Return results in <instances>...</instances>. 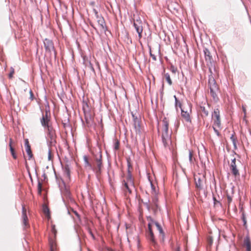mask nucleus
Wrapping results in <instances>:
<instances>
[{
	"label": "nucleus",
	"instance_id": "f257e3e1",
	"mask_svg": "<svg viewBox=\"0 0 251 251\" xmlns=\"http://www.w3.org/2000/svg\"><path fill=\"white\" fill-rule=\"evenodd\" d=\"M40 123L45 130L48 146L50 147L54 146L56 143V131L50 120V111L46 110L45 113H42Z\"/></svg>",
	"mask_w": 251,
	"mask_h": 251
},
{
	"label": "nucleus",
	"instance_id": "f03ea898",
	"mask_svg": "<svg viewBox=\"0 0 251 251\" xmlns=\"http://www.w3.org/2000/svg\"><path fill=\"white\" fill-rule=\"evenodd\" d=\"M163 131L162 133V141L165 148L169 147L172 143L171 133H169V121L166 118H164L162 121Z\"/></svg>",
	"mask_w": 251,
	"mask_h": 251
},
{
	"label": "nucleus",
	"instance_id": "7ed1b4c3",
	"mask_svg": "<svg viewBox=\"0 0 251 251\" xmlns=\"http://www.w3.org/2000/svg\"><path fill=\"white\" fill-rule=\"evenodd\" d=\"M208 86L210 90V95L215 101L219 100L217 93L219 91V88L216 84L215 79L213 78L209 79Z\"/></svg>",
	"mask_w": 251,
	"mask_h": 251
},
{
	"label": "nucleus",
	"instance_id": "20e7f679",
	"mask_svg": "<svg viewBox=\"0 0 251 251\" xmlns=\"http://www.w3.org/2000/svg\"><path fill=\"white\" fill-rule=\"evenodd\" d=\"M44 45L46 53H48L50 56L53 54L54 58H55L56 56V52L52 41L49 39L46 38L44 40Z\"/></svg>",
	"mask_w": 251,
	"mask_h": 251
},
{
	"label": "nucleus",
	"instance_id": "39448f33",
	"mask_svg": "<svg viewBox=\"0 0 251 251\" xmlns=\"http://www.w3.org/2000/svg\"><path fill=\"white\" fill-rule=\"evenodd\" d=\"M133 26L138 34L139 39H140L142 37L143 22L141 18L138 16H134V18L133 19Z\"/></svg>",
	"mask_w": 251,
	"mask_h": 251
},
{
	"label": "nucleus",
	"instance_id": "423d86ee",
	"mask_svg": "<svg viewBox=\"0 0 251 251\" xmlns=\"http://www.w3.org/2000/svg\"><path fill=\"white\" fill-rule=\"evenodd\" d=\"M128 170L127 175L126 177V182L129 183L131 186L134 187V180L132 176L131 172L130 171V168L132 169V166L130 163V159L129 158H126Z\"/></svg>",
	"mask_w": 251,
	"mask_h": 251
},
{
	"label": "nucleus",
	"instance_id": "0eeeda50",
	"mask_svg": "<svg viewBox=\"0 0 251 251\" xmlns=\"http://www.w3.org/2000/svg\"><path fill=\"white\" fill-rule=\"evenodd\" d=\"M209 106L208 103H204L203 105H200L198 111L201 116L202 118H206L208 116Z\"/></svg>",
	"mask_w": 251,
	"mask_h": 251
},
{
	"label": "nucleus",
	"instance_id": "6e6552de",
	"mask_svg": "<svg viewBox=\"0 0 251 251\" xmlns=\"http://www.w3.org/2000/svg\"><path fill=\"white\" fill-rule=\"evenodd\" d=\"M85 106L87 107L88 109H87L84 106H83V110L84 114V118L86 124L88 126H91L93 123L92 117L89 112L88 105L87 103L85 104Z\"/></svg>",
	"mask_w": 251,
	"mask_h": 251
},
{
	"label": "nucleus",
	"instance_id": "1a4fd4ad",
	"mask_svg": "<svg viewBox=\"0 0 251 251\" xmlns=\"http://www.w3.org/2000/svg\"><path fill=\"white\" fill-rule=\"evenodd\" d=\"M96 167L94 168L95 170L94 171L95 172L96 175L97 176L100 175L101 172V167L102 166V155L101 153L99 156V157H96Z\"/></svg>",
	"mask_w": 251,
	"mask_h": 251
},
{
	"label": "nucleus",
	"instance_id": "9d476101",
	"mask_svg": "<svg viewBox=\"0 0 251 251\" xmlns=\"http://www.w3.org/2000/svg\"><path fill=\"white\" fill-rule=\"evenodd\" d=\"M212 117L214 118V126L218 127L221 126V120L220 115V110L218 108L214 109L212 114Z\"/></svg>",
	"mask_w": 251,
	"mask_h": 251
},
{
	"label": "nucleus",
	"instance_id": "9b49d317",
	"mask_svg": "<svg viewBox=\"0 0 251 251\" xmlns=\"http://www.w3.org/2000/svg\"><path fill=\"white\" fill-rule=\"evenodd\" d=\"M229 167L232 175L235 177L240 176L239 170L237 168L236 160L235 158H234L231 160Z\"/></svg>",
	"mask_w": 251,
	"mask_h": 251
},
{
	"label": "nucleus",
	"instance_id": "f8f14e48",
	"mask_svg": "<svg viewBox=\"0 0 251 251\" xmlns=\"http://www.w3.org/2000/svg\"><path fill=\"white\" fill-rule=\"evenodd\" d=\"M97 19L100 31L101 32H105L107 30V28L106 26V24L104 18L100 16L99 18H97Z\"/></svg>",
	"mask_w": 251,
	"mask_h": 251
},
{
	"label": "nucleus",
	"instance_id": "ddd939ff",
	"mask_svg": "<svg viewBox=\"0 0 251 251\" xmlns=\"http://www.w3.org/2000/svg\"><path fill=\"white\" fill-rule=\"evenodd\" d=\"M132 116L133 120V125L136 133L137 134H141L142 131L139 120L137 118V117L135 116L133 113H132Z\"/></svg>",
	"mask_w": 251,
	"mask_h": 251
},
{
	"label": "nucleus",
	"instance_id": "4468645a",
	"mask_svg": "<svg viewBox=\"0 0 251 251\" xmlns=\"http://www.w3.org/2000/svg\"><path fill=\"white\" fill-rule=\"evenodd\" d=\"M22 217L24 227V228H26L29 226V224L28 223V218L26 215V210L24 204L22 205Z\"/></svg>",
	"mask_w": 251,
	"mask_h": 251
},
{
	"label": "nucleus",
	"instance_id": "2eb2a0df",
	"mask_svg": "<svg viewBox=\"0 0 251 251\" xmlns=\"http://www.w3.org/2000/svg\"><path fill=\"white\" fill-rule=\"evenodd\" d=\"M243 246L246 248V251H251V242L249 236L244 239Z\"/></svg>",
	"mask_w": 251,
	"mask_h": 251
},
{
	"label": "nucleus",
	"instance_id": "dca6fc26",
	"mask_svg": "<svg viewBox=\"0 0 251 251\" xmlns=\"http://www.w3.org/2000/svg\"><path fill=\"white\" fill-rule=\"evenodd\" d=\"M148 219L150 220L151 222H152V224H153L155 225V226L157 227V230L159 231L160 235L161 236H162V239H163V238L165 236V233L163 231V230L161 225L157 222L153 221L150 217L148 218Z\"/></svg>",
	"mask_w": 251,
	"mask_h": 251
},
{
	"label": "nucleus",
	"instance_id": "f3484780",
	"mask_svg": "<svg viewBox=\"0 0 251 251\" xmlns=\"http://www.w3.org/2000/svg\"><path fill=\"white\" fill-rule=\"evenodd\" d=\"M122 184L124 186L123 190L124 191L125 193L126 194L127 193H128V194H131V188H134V187L131 186L129 183L126 182L125 180H123Z\"/></svg>",
	"mask_w": 251,
	"mask_h": 251
},
{
	"label": "nucleus",
	"instance_id": "a211bd4d",
	"mask_svg": "<svg viewBox=\"0 0 251 251\" xmlns=\"http://www.w3.org/2000/svg\"><path fill=\"white\" fill-rule=\"evenodd\" d=\"M203 52L204 54V57L206 61L208 63H209L210 64H212V57L211 55V53L209 50L206 49L204 48L203 50Z\"/></svg>",
	"mask_w": 251,
	"mask_h": 251
},
{
	"label": "nucleus",
	"instance_id": "6ab92c4d",
	"mask_svg": "<svg viewBox=\"0 0 251 251\" xmlns=\"http://www.w3.org/2000/svg\"><path fill=\"white\" fill-rule=\"evenodd\" d=\"M181 115L182 117L187 122H191V118L189 112L187 111H185L184 108L181 109Z\"/></svg>",
	"mask_w": 251,
	"mask_h": 251
},
{
	"label": "nucleus",
	"instance_id": "aec40b11",
	"mask_svg": "<svg viewBox=\"0 0 251 251\" xmlns=\"http://www.w3.org/2000/svg\"><path fill=\"white\" fill-rule=\"evenodd\" d=\"M25 150L27 152V154L28 155L29 159H30L32 157V151L31 150L30 146L29 145L28 140L27 139H25Z\"/></svg>",
	"mask_w": 251,
	"mask_h": 251
},
{
	"label": "nucleus",
	"instance_id": "412c9836",
	"mask_svg": "<svg viewBox=\"0 0 251 251\" xmlns=\"http://www.w3.org/2000/svg\"><path fill=\"white\" fill-rule=\"evenodd\" d=\"M83 159H84V164H85V167H89V169H91V170H93V171L95 170L94 169V168L92 166V165L89 163V161H88V157L86 156H83Z\"/></svg>",
	"mask_w": 251,
	"mask_h": 251
},
{
	"label": "nucleus",
	"instance_id": "4be33fe9",
	"mask_svg": "<svg viewBox=\"0 0 251 251\" xmlns=\"http://www.w3.org/2000/svg\"><path fill=\"white\" fill-rule=\"evenodd\" d=\"M174 97L175 100V108L176 110L177 111L178 108H180L181 110L183 109V108L182 107L181 102L177 99L176 96L175 95Z\"/></svg>",
	"mask_w": 251,
	"mask_h": 251
},
{
	"label": "nucleus",
	"instance_id": "5701e85b",
	"mask_svg": "<svg viewBox=\"0 0 251 251\" xmlns=\"http://www.w3.org/2000/svg\"><path fill=\"white\" fill-rule=\"evenodd\" d=\"M147 237L151 242L152 243H155V239L152 230L147 231Z\"/></svg>",
	"mask_w": 251,
	"mask_h": 251
},
{
	"label": "nucleus",
	"instance_id": "b1692460",
	"mask_svg": "<svg viewBox=\"0 0 251 251\" xmlns=\"http://www.w3.org/2000/svg\"><path fill=\"white\" fill-rule=\"evenodd\" d=\"M63 171L66 176L69 177L70 176V167L68 165H66L64 166L63 167Z\"/></svg>",
	"mask_w": 251,
	"mask_h": 251
},
{
	"label": "nucleus",
	"instance_id": "393cba45",
	"mask_svg": "<svg viewBox=\"0 0 251 251\" xmlns=\"http://www.w3.org/2000/svg\"><path fill=\"white\" fill-rule=\"evenodd\" d=\"M120 147V142L119 141L115 138L114 140L113 148L115 151H117L119 149Z\"/></svg>",
	"mask_w": 251,
	"mask_h": 251
},
{
	"label": "nucleus",
	"instance_id": "a878e982",
	"mask_svg": "<svg viewBox=\"0 0 251 251\" xmlns=\"http://www.w3.org/2000/svg\"><path fill=\"white\" fill-rule=\"evenodd\" d=\"M230 139L232 142V144L234 146V149H237V146H236V143H237V139L235 137L234 134H232L231 136H230Z\"/></svg>",
	"mask_w": 251,
	"mask_h": 251
},
{
	"label": "nucleus",
	"instance_id": "bb28decb",
	"mask_svg": "<svg viewBox=\"0 0 251 251\" xmlns=\"http://www.w3.org/2000/svg\"><path fill=\"white\" fill-rule=\"evenodd\" d=\"M43 212L46 215V216L48 217V218H50V210L49 208L47 206H43Z\"/></svg>",
	"mask_w": 251,
	"mask_h": 251
},
{
	"label": "nucleus",
	"instance_id": "cd10ccee",
	"mask_svg": "<svg viewBox=\"0 0 251 251\" xmlns=\"http://www.w3.org/2000/svg\"><path fill=\"white\" fill-rule=\"evenodd\" d=\"M165 77L169 85H171L172 84V81L171 79L170 75L168 73H166L165 74Z\"/></svg>",
	"mask_w": 251,
	"mask_h": 251
},
{
	"label": "nucleus",
	"instance_id": "c85d7f7f",
	"mask_svg": "<svg viewBox=\"0 0 251 251\" xmlns=\"http://www.w3.org/2000/svg\"><path fill=\"white\" fill-rule=\"evenodd\" d=\"M241 219L243 222V225L244 226H246L247 225V220L245 216V214L244 212H242Z\"/></svg>",
	"mask_w": 251,
	"mask_h": 251
},
{
	"label": "nucleus",
	"instance_id": "c756f323",
	"mask_svg": "<svg viewBox=\"0 0 251 251\" xmlns=\"http://www.w3.org/2000/svg\"><path fill=\"white\" fill-rule=\"evenodd\" d=\"M226 197H227V204L229 206V204H230V203L231 202V201H232V196H231V195H229L228 194H227Z\"/></svg>",
	"mask_w": 251,
	"mask_h": 251
},
{
	"label": "nucleus",
	"instance_id": "7c9ffc66",
	"mask_svg": "<svg viewBox=\"0 0 251 251\" xmlns=\"http://www.w3.org/2000/svg\"><path fill=\"white\" fill-rule=\"evenodd\" d=\"M189 162L191 164H192L194 163L193 159V153H192V151H189Z\"/></svg>",
	"mask_w": 251,
	"mask_h": 251
},
{
	"label": "nucleus",
	"instance_id": "2f4dec72",
	"mask_svg": "<svg viewBox=\"0 0 251 251\" xmlns=\"http://www.w3.org/2000/svg\"><path fill=\"white\" fill-rule=\"evenodd\" d=\"M10 151L13 158L16 159L17 155L15 152L14 149L12 147H11V148H10Z\"/></svg>",
	"mask_w": 251,
	"mask_h": 251
},
{
	"label": "nucleus",
	"instance_id": "473e14b6",
	"mask_svg": "<svg viewBox=\"0 0 251 251\" xmlns=\"http://www.w3.org/2000/svg\"><path fill=\"white\" fill-rule=\"evenodd\" d=\"M170 71L173 73V74H176V72H177V68H176V67H175L173 65H171V67H170Z\"/></svg>",
	"mask_w": 251,
	"mask_h": 251
},
{
	"label": "nucleus",
	"instance_id": "72a5a7b5",
	"mask_svg": "<svg viewBox=\"0 0 251 251\" xmlns=\"http://www.w3.org/2000/svg\"><path fill=\"white\" fill-rule=\"evenodd\" d=\"M42 183L39 181L38 183V193L41 194L42 191Z\"/></svg>",
	"mask_w": 251,
	"mask_h": 251
},
{
	"label": "nucleus",
	"instance_id": "f704fd0d",
	"mask_svg": "<svg viewBox=\"0 0 251 251\" xmlns=\"http://www.w3.org/2000/svg\"><path fill=\"white\" fill-rule=\"evenodd\" d=\"M196 185L198 188H201V180L199 178L198 180H196Z\"/></svg>",
	"mask_w": 251,
	"mask_h": 251
},
{
	"label": "nucleus",
	"instance_id": "c9c22d12",
	"mask_svg": "<svg viewBox=\"0 0 251 251\" xmlns=\"http://www.w3.org/2000/svg\"><path fill=\"white\" fill-rule=\"evenodd\" d=\"M93 11L94 13L95 16L96 18H99L101 16L99 14L98 11L95 8L93 9Z\"/></svg>",
	"mask_w": 251,
	"mask_h": 251
},
{
	"label": "nucleus",
	"instance_id": "e433bc0d",
	"mask_svg": "<svg viewBox=\"0 0 251 251\" xmlns=\"http://www.w3.org/2000/svg\"><path fill=\"white\" fill-rule=\"evenodd\" d=\"M150 55L151 57L152 58V59L154 61H156V56H155L154 54H153L151 53V48L150 49Z\"/></svg>",
	"mask_w": 251,
	"mask_h": 251
},
{
	"label": "nucleus",
	"instance_id": "4c0bfd02",
	"mask_svg": "<svg viewBox=\"0 0 251 251\" xmlns=\"http://www.w3.org/2000/svg\"><path fill=\"white\" fill-rule=\"evenodd\" d=\"M215 126H214L213 125V130L215 132V133L216 134V135L218 136H220L221 134L219 132V131H218V130L217 129H216V128L215 127Z\"/></svg>",
	"mask_w": 251,
	"mask_h": 251
},
{
	"label": "nucleus",
	"instance_id": "58836bf2",
	"mask_svg": "<svg viewBox=\"0 0 251 251\" xmlns=\"http://www.w3.org/2000/svg\"><path fill=\"white\" fill-rule=\"evenodd\" d=\"M48 159L49 160H51L52 159L51 151L50 149H49L48 151Z\"/></svg>",
	"mask_w": 251,
	"mask_h": 251
},
{
	"label": "nucleus",
	"instance_id": "ea45409f",
	"mask_svg": "<svg viewBox=\"0 0 251 251\" xmlns=\"http://www.w3.org/2000/svg\"><path fill=\"white\" fill-rule=\"evenodd\" d=\"M14 73V69L12 68H11V70L10 72V73L9 74V77L10 78H12L13 77V75Z\"/></svg>",
	"mask_w": 251,
	"mask_h": 251
},
{
	"label": "nucleus",
	"instance_id": "a19ab883",
	"mask_svg": "<svg viewBox=\"0 0 251 251\" xmlns=\"http://www.w3.org/2000/svg\"><path fill=\"white\" fill-rule=\"evenodd\" d=\"M149 200L148 201L144 202V205L146 206L147 208L149 210L150 209V206L149 204Z\"/></svg>",
	"mask_w": 251,
	"mask_h": 251
},
{
	"label": "nucleus",
	"instance_id": "79ce46f5",
	"mask_svg": "<svg viewBox=\"0 0 251 251\" xmlns=\"http://www.w3.org/2000/svg\"><path fill=\"white\" fill-rule=\"evenodd\" d=\"M88 229L89 233L91 235V236L93 238V239H95V236H94V234L93 233V232H92V230H91V229L88 228Z\"/></svg>",
	"mask_w": 251,
	"mask_h": 251
},
{
	"label": "nucleus",
	"instance_id": "37998d69",
	"mask_svg": "<svg viewBox=\"0 0 251 251\" xmlns=\"http://www.w3.org/2000/svg\"><path fill=\"white\" fill-rule=\"evenodd\" d=\"M29 94H30V99L31 100H32L34 99V95H33L32 91L31 90L29 91Z\"/></svg>",
	"mask_w": 251,
	"mask_h": 251
},
{
	"label": "nucleus",
	"instance_id": "c03bdc74",
	"mask_svg": "<svg viewBox=\"0 0 251 251\" xmlns=\"http://www.w3.org/2000/svg\"><path fill=\"white\" fill-rule=\"evenodd\" d=\"M151 223H149L148 225V230L147 231H152V229H151Z\"/></svg>",
	"mask_w": 251,
	"mask_h": 251
},
{
	"label": "nucleus",
	"instance_id": "a18cd8bd",
	"mask_svg": "<svg viewBox=\"0 0 251 251\" xmlns=\"http://www.w3.org/2000/svg\"><path fill=\"white\" fill-rule=\"evenodd\" d=\"M51 230H52V232L55 234H56V230L55 229V226L54 225H52L51 226Z\"/></svg>",
	"mask_w": 251,
	"mask_h": 251
},
{
	"label": "nucleus",
	"instance_id": "49530a36",
	"mask_svg": "<svg viewBox=\"0 0 251 251\" xmlns=\"http://www.w3.org/2000/svg\"><path fill=\"white\" fill-rule=\"evenodd\" d=\"M156 201H157V199L156 198H154L153 200V202L154 203V204L155 206H157V203H156Z\"/></svg>",
	"mask_w": 251,
	"mask_h": 251
},
{
	"label": "nucleus",
	"instance_id": "de8ad7c7",
	"mask_svg": "<svg viewBox=\"0 0 251 251\" xmlns=\"http://www.w3.org/2000/svg\"><path fill=\"white\" fill-rule=\"evenodd\" d=\"M213 201L214 204H216L217 203H219V201L216 200V198L215 197H213Z\"/></svg>",
	"mask_w": 251,
	"mask_h": 251
},
{
	"label": "nucleus",
	"instance_id": "09e8293b",
	"mask_svg": "<svg viewBox=\"0 0 251 251\" xmlns=\"http://www.w3.org/2000/svg\"><path fill=\"white\" fill-rule=\"evenodd\" d=\"M176 251H180V247L179 246H177V247L176 248ZM184 251H186V249H185Z\"/></svg>",
	"mask_w": 251,
	"mask_h": 251
},
{
	"label": "nucleus",
	"instance_id": "8fccbe9b",
	"mask_svg": "<svg viewBox=\"0 0 251 251\" xmlns=\"http://www.w3.org/2000/svg\"><path fill=\"white\" fill-rule=\"evenodd\" d=\"M12 140L11 139H10V142H9V147L10 148H11V147H12Z\"/></svg>",
	"mask_w": 251,
	"mask_h": 251
},
{
	"label": "nucleus",
	"instance_id": "3c124183",
	"mask_svg": "<svg viewBox=\"0 0 251 251\" xmlns=\"http://www.w3.org/2000/svg\"><path fill=\"white\" fill-rule=\"evenodd\" d=\"M74 213L78 218H79V215L76 211H74Z\"/></svg>",
	"mask_w": 251,
	"mask_h": 251
},
{
	"label": "nucleus",
	"instance_id": "603ef678",
	"mask_svg": "<svg viewBox=\"0 0 251 251\" xmlns=\"http://www.w3.org/2000/svg\"><path fill=\"white\" fill-rule=\"evenodd\" d=\"M89 64H90V66H91V68L92 69V70L94 71V68H93V67L92 64L90 62L89 63Z\"/></svg>",
	"mask_w": 251,
	"mask_h": 251
},
{
	"label": "nucleus",
	"instance_id": "864d4df0",
	"mask_svg": "<svg viewBox=\"0 0 251 251\" xmlns=\"http://www.w3.org/2000/svg\"><path fill=\"white\" fill-rule=\"evenodd\" d=\"M90 4H91V5H93H93L95 4V2H94V1L91 2L90 3Z\"/></svg>",
	"mask_w": 251,
	"mask_h": 251
},
{
	"label": "nucleus",
	"instance_id": "5fc2aeb1",
	"mask_svg": "<svg viewBox=\"0 0 251 251\" xmlns=\"http://www.w3.org/2000/svg\"><path fill=\"white\" fill-rule=\"evenodd\" d=\"M81 247L79 246V251H81Z\"/></svg>",
	"mask_w": 251,
	"mask_h": 251
},
{
	"label": "nucleus",
	"instance_id": "6e6d98bb",
	"mask_svg": "<svg viewBox=\"0 0 251 251\" xmlns=\"http://www.w3.org/2000/svg\"><path fill=\"white\" fill-rule=\"evenodd\" d=\"M50 251H53V249H52V248L51 247H50Z\"/></svg>",
	"mask_w": 251,
	"mask_h": 251
},
{
	"label": "nucleus",
	"instance_id": "4d7b16f0",
	"mask_svg": "<svg viewBox=\"0 0 251 251\" xmlns=\"http://www.w3.org/2000/svg\"><path fill=\"white\" fill-rule=\"evenodd\" d=\"M151 185L152 187H153V185H152L151 182Z\"/></svg>",
	"mask_w": 251,
	"mask_h": 251
}]
</instances>
